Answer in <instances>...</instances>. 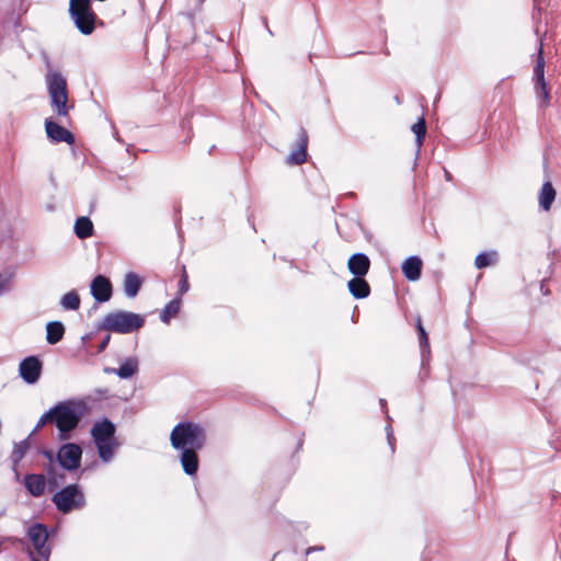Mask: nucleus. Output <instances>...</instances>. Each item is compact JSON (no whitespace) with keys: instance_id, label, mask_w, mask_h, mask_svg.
I'll list each match as a JSON object with an SVG mask.
<instances>
[{"instance_id":"nucleus-1","label":"nucleus","mask_w":561,"mask_h":561,"mask_svg":"<svg viewBox=\"0 0 561 561\" xmlns=\"http://www.w3.org/2000/svg\"><path fill=\"white\" fill-rule=\"evenodd\" d=\"M207 439L206 430L198 423L181 422L176 424L171 434V446L180 450V461L187 476H195L198 470L197 451L201 450Z\"/></svg>"},{"instance_id":"nucleus-2","label":"nucleus","mask_w":561,"mask_h":561,"mask_svg":"<svg viewBox=\"0 0 561 561\" xmlns=\"http://www.w3.org/2000/svg\"><path fill=\"white\" fill-rule=\"evenodd\" d=\"M87 411L85 403L79 400H67L51 408L53 422L58 428V438L67 440L77 428Z\"/></svg>"},{"instance_id":"nucleus-3","label":"nucleus","mask_w":561,"mask_h":561,"mask_svg":"<svg viewBox=\"0 0 561 561\" xmlns=\"http://www.w3.org/2000/svg\"><path fill=\"white\" fill-rule=\"evenodd\" d=\"M144 323L145 320L140 314L118 310L110 312L103 318L101 329L126 334L140 329Z\"/></svg>"},{"instance_id":"nucleus-4","label":"nucleus","mask_w":561,"mask_h":561,"mask_svg":"<svg viewBox=\"0 0 561 561\" xmlns=\"http://www.w3.org/2000/svg\"><path fill=\"white\" fill-rule=\"evenodd\" d=\"M53 108L59 116L68 115L67 81L59 72H49L46 78Z\"/></svg>"},{"instance_id":"nucleus-5","label":"nucleus","mask_w":561,"mask_h":561,"mask_svg":"<svg viewBox=\"0 0 561 561\" xmlns=\"http://www.w3.org/2000/svg\"><path fill=\"white\" fill-rule=\"evenodd\" d=\"M69 14L82 34L89 35L94 31L96 15L92 11L91 0H70Z\"/></svg>"},{"instance_id":"nucleus-6","label":"nucleus","mask_w":561,"mask_h":561,"mask_svg":"<svg viewBox=\"0 0 561 561\" xmlns=\"http://www.w3.org/2000/svg\"><path fill=\"white\" fill-rule=\"evenodd\" d=\"M53 502L64 514L82 508L85 505L84 494L76 484L68 485L57 492L53 496Z\"/></svg>"},{"instance_id":"nucleus-7","label":"nucleus","mask_w":561,"mask_h":561,"mask_svg":"<svg viewBox=\"0 0 561 561\" xmlns=\"http://www.w3.org/2000/svg\"><path fill=\"white\" fill-rule=\"evenodd\" d=\"M27 535L35 549V552L30 553L32 561H49L51 549L46 545L47 528L43 524H34L28 528Z\"/></svg>"},{"instance_id":"nucleus-8","label":"nucleus","mask_w":561,"mask_h":561,"mask_svg":"<svg viewBox=\"0 0 561 561\" xmlns=\"http://www.w3.org/2000/svg\"><path fill=\"white\" fill-rule=\"evenodd\" d=\"M82 450L79 445L68 443L61 446L57 458L62 468L75 470L80 466Z\"/></svg>"},{"instance_id":"nucleus-9","label":"nucleus","mask_w":561,"mask_h":561,"mask_svg":"<svg viewBox=\"0 0 561 561\" xmlns=\"http://www.w3.org/2000/svg\"><path fill=\"white\" fill-rule=\"evenodd\" d=\"M42 363L35 356L24 358L19 365L21 378L30 385L37 382L42 374Z\"/></svg>"},{"instance_id":"nucleus-10","label":"nucleus","mask_w":561,"mask_h":561,"mask_svg":"<svg viewBox=\"0 0 561 561\" xmlns=\"http://www.w3.org/2000/svg\"><path fill=\"white\" fill-rule=\"evenodd\" d=\"M534 75L537 80V82H536L537 95L539 99H542L545 103H547L548 99H549V92H548L547 83L545 80V59H543L542 44H540V47H539L538 57H537L536 66L534 69Z\"/></svg>"},{"instance_id":"nucleus-11","label":"nucleus","mask_w":561,"mask_h":561,"mask_svg":"<svg viewBox=\"0 0 561 561\" xmlns=\"http://www.w3.org/2000/svg\"><path fill=\"white\" fill-rule=\"evenodd\" d=\"M91 294L99 302L110 300L112 296V285L110 280L102 275H98L91 283Z\"/></svg>"},{"instance_id":"nucleus-12","label":"nucleus","mask_w":561,"mask_h":561,"mask_svg":"<svg viewBox=\"0 0 561 561\" xmlns=\"http://www.w3.org/2000/svg\"><path fill=\"white\" fill-rule=\"evenodd\" d=\"M45 128L48 138H50L53 141H64L70 145L75 141L73 135L68 129L48 118L45 121Z\"/></svg>"},{"instance_id":"nucleus-13","label":"nucleus","mask_w":561,"mask_h":561,"mask_svg":"<svg viewBox=\"0 0 561 561\" xmlns=\"http://www.w3.org/2000/svg\"><path fill=\"white\" fill-rule=\"evenodd\" d=\"M307 146L308 135L307 131L301 128L298 136L297 149L294 150L286 159L287 164L299 165L302 164L307 159Z\"/></svg>"},{"instance_id":"nucleus-14","label":"nucleus","mask_w":561,"mask_h":561,"mask_svg":"<svg viewBox=\"0 0 561 561\" xmlns=\"http://www.w3.org/2000/svg\"><path fill=\"white\" fill-rule=\"evenodd\" d=\"M347 267L355 277H364L369 271L370 260L364 253H355L348 259Z\"/></svg>"},{"instance_id":"nucleus-15","label":"nucleus","mask_w":561,"mask_h":561,"mask_svg":"<svg viewBox=\"0 0 561 561\" xmlns=\"http://www.w3.org/2000/svg\"><path fill=\"white\" fill-rule=\"evenodd\" d=\"M115 426L108 420L95 423L91 430L95 444L113 440Z\"/></svg>"},{"instance_id":"nucleus-16","label":"nucleus","mask_w":561,"mask_h":561,"mask_svg":"<svg viewBox=\"0 0 561 561\" xmlns=\"http://www.w3.org/2000/svg\"><path fill=\"white\" fill-rule=\"evenodd\" d=\"M423 262L419 256H410L402 263V273L407 279L415 282L420 279Z\"/></svg>"},{"instance_id":"nucleus-17","label":"nucleus","mask_w":561,"mask_h":561,"mask_svg":"<svg viewBox=\"0 0 561 561\" xmlns=\"http://www.w3.org/2000/svg\"><path fill=\"white\" fill-rule=\"evenodd\" d=\"M556 196L557 192L551 182H545L538 195L539 207L545 211H549L552 207Z\"/></svg>"},{"instance_id":"nucleus-18","label":"nucleus","mask_w":561,"mask_h":561,"mask_svg":"<svg viewBox=\"0 0 561 561\" xmlns=\"http://www.w3.org/2000/svg\"><path fill=\"white\" fill-rule=\"evenodd\" d=\"M142 283L144 279L139 275L133 272L127 273L123 283L125 295L129 298L136 297L142 286Z\"/></svg>"},{"instance_id":"nucleus-19","label":"nucleus","mask_w":561,"mask_h":561,"mask_svg":"<svg viewBox=\"0 0 561 561\" xmlns=\"http://www.w3.org/2000/svg\"><path fill=\"white\" fill-rule=\"evenodd\" d=\"M25 486L33 496H41L46 486L45 477L43 474H27L25 477Z\"/></svg>"},{"instance_id":"nucleus-20","label":"nucleus","mask_w":561,"mask_h":561,"mask_svg":"<svg viewBox=\"0 0 561 561\" xmlns=\"http://www.w3.org/2000/svg\"><path fill=\"white\" fill-rule=\"evenodd\" d=\"M350 293L357 299L366 298L370 293V287L364 277H354L347 283Z\"/></svg>"},{"instance_id":"nucleus-21","label":"nucleus","mask_w":561,"mask_h":561,"mask_svg":"<svg viewBox=\"0 0 561 561\" xmlns=\"http://www.w3.org/2000/svg\"><path fill=\"white\" fill-rule=\"evenodd\" d=\"M46 332L47 342L49 344H56L62 339L65 333V327L59 321H53L47 323Z\"/></svg>"},{"instance_id":"nucleus-22","label":"nucleus","mask_w":561,"mask_h":561,"mask_svg":"<svg viewBox=\"0 0 561 561\" xmlns=\"http://www.w3.org/2000/svg\"><path fill=\"white\" fill-rule=\"evenodd\" d=\"M118 377L127 379L138 371L137 358H127L117 369H112Z\"/></svg>"},{"instance_id":"nucleus-23","label":"nucleus","mask_w":561,"mask_h":561,"mask_svg":"<svg viewBox=\"0 0 561 561\" xmlns=\"http://www.w3.org/2000/svg\"><path fill=\"white\" fill-rule=\"evenodd\" d=\"M75 233L79 239H85L93 234V224L88 217H80L75 222Z\"/></svg>"},{"instance_id":"nucleus-24","label":"nucleus","mask_w":561,"mask_h":561,"mask_svg":"<svg viewBox=\"0 0 561 561\" xmlns=\"http://www.w3.org/2000/svg\"><path fill=\"white\" fill-rule=\"evenodd\" d=\"M60 305L65 310H78L80 308V297L76 290L65 294L60 299Z\"/></svg>"},{"instance_id":"nucleus-25","label":"nucleus","mask_w":561,"mask_h":561,"mask_svg":"<svg viewBox=\"0 0 561 561\" xmlns=\"http://www.w3.org/2000/svg\"><path fill=\"white\" fill-rule=\"evenodd\" d=\"M180 304V298L171 300L160 313L161 321L164 323H169L170 319L179 313Z\"/></svg>"},{"instance_id":"nucleus-26","label":"nucleus","mask_w":561,"mask_h":561,"mask_svg":"<svg viewBox=\"0 0 561 561\" xmlns=\"http://www.w3.org/2000/svg\"><path fill=\"white\" fill-rule=\"evenodd\" d=\"M100 458L104 462H108L115 453V444L113 440L96 444Z\"/></svg>"},{"instance_id":"nucleus-27","label":"nucleus","mask_w":561,"mask_h":561,"mask_svg":"<svg viewBox=\"0 0 561 561\" xmlns=\"http://www.w3.org/2000/svg\"><path fill=\"white\" fill-rule=\"evenodd\" d=\"M497 259L496 252H484L480 253L474 261V264L478 268H484L495 263Z\"/></svg>"},{"instance_id":"nucleus-28","label":"nucleus","mask_w":561,"mask_h":561,"mask_svg":"<svg viewBox=\"0 0 561 561\" xmlns=\"http://www.w3.org/2000/svg\"><path fill=\"white\" fill-rule=\"evenodd\" d=\"M30 449V443L27 439H24L14 445L11 458L14 463L20 462L26 455Z\"/></svg>"},{"instance_id":"nucleus-29","label":"nucleus","mask_w":561,"mask_h":561,"mask_svg":"<svg viewBox=\"0 0 561 561\" xmlns=\"http://www.w3.org/2000/svg\"><path fill=\"white\" fill-rule=\"evenodd\" d=\"M416 327H417V331H419V342H420V347H421V354H422V357L424 358L425 354L430 353V345H428L427 333L424 330L420 318H417V320H416Z\"/></svg>"},{"instance_id":"nucleus-30","label":"nucleus","mask_w":561,"mask_h":561,"mask_svg":"<svg viewBox=\"0 0 561 561\" xmlns=\"http://www.w3.org/2000/svg\"><path fill=\"white\" fill-rule=\"evenodd\" d=\"M412 131L415 134L416 136V146L417 148L420 149L421 146H422V141H423V138L425 136V133H426V126H425V121L423 117H421L413 126H412Z\"/></svg>"},{"instance_id":"nucleus-31","label":"nucleus","mask_w":561,"mask_h":561,"mask_svg":"<svg viewBox=\"0 0 561 561\" xmlns=\"http://www.w3.org/2000/svg\"><path fill=\"white\" fill-rule=\"evenodd\" d=\"M182 277L179 282V294L180 296L184 295L188 290V277L186 274L185 266L182 267Z\"/></svg>"},{"instance_id":"nucleus-32","label":"nucleus","mask_w":561,"mask_h":561,"mask_svg":"<svg viewBox=\"0 0 561 561\" xmlns=\"http://www.w3.org/2000/svg\"><path fill=\"white\" fill-rule=\"evenodd\" d=\"M48 423H54L53 422V414H51V409L49 411H47L46 413H44L41 419L38 420L36 426H35V430H39L42 428L44 425L48 424Z\"/></svg>"},{"instance_id":"nucleus-33","label":"nucleus","mask_w":561,"mask_h":561,"mask_svg":"<svg viewBox=\"0 0 561 561\" xmlns=\"http://www.w3.org/2000/svg\"><path fill=\"white\" fill-rule=\"evenodd\" d=\"M387 438H388V442H389V445L391 447V450L393 451V443H392V439H393V436H392V430L390 426H387Z\"/></svg>"},{"instance_id":"nucleus-34","label":"nucleus","mask_w":561,"mask_h":561,"mask_svg":"<svg viewBox=\"0 0 561 561\" xmlns=\"http://www.w3.org/2000/svg\"><path fill=\"white\" fill-rule=\"evenodd\" d=\"M110 339H111V336L108 334L104 337V340L102 341V343L99 346V352H102L105 350V347L107 346V344L110 342Z\"/></svg>"},{"instance_id":"nucleus-35","label":"nucleus","mask_w":561,"mask_h":561,"mask_svg":"<svg viewBox=\"0 0 561 561\" xmlns=\"http://www.w3.org/2000/svg\"><path fill=\"white\" fill-rule=\"evenodd\" d=\"M316 548H309L307 549V553H309L311 550H314Z\"/></svg>"}]
</instances>
